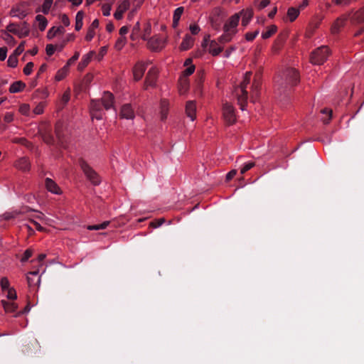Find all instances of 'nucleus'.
Here are the masks:
<instances>
[{"instance_id":"f257e3e1","label":"nucleus","mask_w":364,"mask_h":364,"mask_svg":"<svg viewBox=\"0 0 364 364\" xmlns=\"http://www.w3.org/2000/svg\"><path fill=\"white\" fill-rule=\"evenodd\" d=\"M103 109L108 110L116 109L114 106V95L109 92H105L101 100H92L90 109L92 119L101 120L104 116Z\"/></svg>"},{"instance_id":"f03ea898","label":"nucleus","mask_w":364,"mask_h":364,"mask_svg":"<svg viewBox=\"0 0 364 364\" xmlns=\"http://www.w3.org/2000/svg\"><path fill=\"white\" fill-rule=\"evenodd\" d=\"M251 72H246L243 76L242 81L238 87L234 90V95L237 100L241 110L244 111L247 102L248 95L246 90L251 80Z\"/></svg>"},{"instance_id":"7ed1b4c3","label":"nucleus","mask_w":364,"mask_h":364,"mask_svg":"<svg viewBox=\"0 0 364 364\" xmlns=\"http://www.w3.org/2000/svg\"><path fill=\"white\" fill-rule=\"evenodd\" d=\"M299 81V74L295 68H287L276 79V82L282 87L294 86Z\"/></svg>"},{"instance_id":"20e7f679","label":"nucleus","mask_w":364,"mask_h":364,"mask_svg":"<svg viewBox=\"0 0 364 364\" xmlns=\"http://www.w3.org/2000/svg\"><path fill=\"white\" fill-rule=\"evenodd\" d=\"M329 55V48L327 46H321L312 52L311 63L314 65H321L326 61Z\"/></svg>"},{"instance_id":"39448f33","label":"nucleus","mask_w":364,"mask_h":364,"mask_svg":"<svg viewBox=\"0 0 364 364\" xmlns=\"http://www.w3.org/2000/svg\"><path fill=\"white\" fill-rule=\"evenodd\" d=\"M6 31L16 35L20 38L26 37L30 33L28 24L26 21L21 24L9 23L6 26Z\"/></svg>"},{"instance_id":"423d86ee","label":"nucleus","mask_w":364,"mask_h":364,"mask_svg":"<svg viewBox=\"0 0 364 364\" xmlns=\"http://www.w3.org/2000/svg\"><path fill=\"white\" fill-rule=\"evenodd\" d=\"M166 44V40L160 35H154L147 41V46L152 51L161 50Z\"/></svg>"},{"instance_id":"0eeeda50","label":"nucleus","mask_w":364,"mask_h":364,"mask_svg":"<svg viewBox=\"0 0 364 364\" xmlns=\"http://www.w3.org/2000/svg\"><path fill=\"white\" fill-rule=\"evenodd\" d=\"M223 116L226 124L232 125L237 120V115L235 107L230 103H225L223 107Z\"/></svg>"},{"instance_id":"6e6552de","label":"nucleus","mask_w":364,"mask_h":364,"mask_svg":"<svg viewBox=\"0 0 364 364\" xmlns=\"http://www.w3.org/2000/svg\"><path fill=\"white\" fill-rule=\"evenodd\" d=\"M80 167L92 183L94 185L100 183V181L97 173L85 161H82L80 162Z\"/></svg>"},{"instance_id":"1a4fd4ad","label":"nucleus","mask_w":364,"mask_h":364,"mask_svg":"<svg viewBox=\"0 0 364 364\" xmlns=\"http://www.w3.org/2000/svg\"><path fill=\"white\" fill-rule=\"evenodd\" d=\"M151 63L150 60L146 61H138L133 68L132 73L134 80L135 81L140 80L145 70H146L147 66Z\"/></svg>"},{"instance_id":"9d476101","label":"nucleus","mask_w":364,"mask_h":364,"mask_svg":"<svg viewBox=\"0 0 364 364\" xmlns=\"http://www.w3.org/2000/svg\"><path fill=\"white\" fill-rule=\"evenodd\" d=\"M158 75V70L155 67H151L146 76L145 82L144 84V89L147 90L149 87H153L156 85Z\"/></svg>"},{"instance_id":"9b49d317","label":"nucleus","mask_w":364,"mask_h":364,"mask_svg":"<svg viewBox=\"0 0 364 364\" xmlns=\"http://www.w3.org/2000/svg\"><path fill=\"white\" fill-rule=\"evenodd\" d=\"M28 14L23 4H20L12 7L10 11V16L19 19L24 18Z\"/></svg>"},{"instance_id":"f8f14e48","label":"nucleus","mask_w":364,"mask_h":364,"mask_svg":"<svg viewBox=\"0 0 364 364\" xmlns=\"http://www.w3.org/2000/svg\"><path fill=\"white\" fill-rule=\"evenodd\" d=\"M40 270L36 269L27 274L26 278L29 287H38L41 282Z\"/></svg>"},{"instance_id":"ddd939ff","label":"nucleus","mask_w":364,"mask_h":364,"mask_svg":"<svg viewBox=\"0 0 364 364\" xmlns=\"http://www.w3.org/2000/svg\"><path fill=\"white\" fill-rule=\"evenodd\" d=\"M240 19V14L236 13L234 15L231 16L228 19V21L225 22V23L224 25V27L237 33V27L238 26Z\"/></svg>"},{"instance_id":"4468645a","label":"nucleus","mask_w":364,"mask_h":364,"mask_svg":"<svg viewBox=\"0 0 364 364\" xmlns=\"http://www.w3.org/2000/svg\"><path fill=\"white\" fill-rule=\"evenodd\" d=\"M130 2L129 0L122 1L114 14V16L117 20H120L123 18L124 13L129 9Z\"/></svg>"},{"instance_id":"2eb2a0df","label":"nucleus","mask_w":364,"mask_h":364,"mask_svg":"<svg viewBox=\"0 0 364 364\" xmlns=\"http://www.w3.org/2000/svg\"><path fill=\"white\" fill-rule=\"evenodd\" d=\"M186 116L191 120L194 121L196 117V105L193 100L188 101L186 105Z\"/></svg>"},{"instance_id":"dca6fc26","label":"nucleus","mask_w":364,"mask_h":364,"mask_svg":"<svg viewBox=\"0 0 364 364\" xmlns=\"http://www.w3.org/2000/svg\"><path fill=\"white\" fill-rule=\"evenodd\" d=\"M238 14H240V18H242V25L243 26H246L252 20L254 13L252 9L247 8L246 9H242Z\"/></svg>"},{"instance_id":"f3484780","label":"nucleus","mask_w":364,"mask_h":364,"mask_svg":"<svg viewBox=\"0 0 364 364\" xmlns=\"http://www.w3.org/2000/svg\"><path fill=\"white\" fill-rule=\"evenodd\" d=\"M120 117L127 119H133L134 118V112L131 105L126 104L122 107Z\"/></svg>"},{"instance_id":"a211bd4d","label":"nucleus","mask_w":364,"mask_h":364,"mask_svg":"<svg viewBox=\"0 0 364 364\" xmlns=\"http://www.w3.org/2000/svg\"><path fill=\"white\" fill-rule=\"evenodd\" d=\"M15 166L18 170L26 172L30 170L31 164L28 158L22 157L16 161Z\"/></svg>"},{"instance_id":"6ab92c4d","label":"nucleus","mask_w":364,"mask_h":364,"mask_svg":"<svg viewBox=\"0 0 364 364\" xmlns=\"http://www.w3.org/2000/svg\"><path fill=\"white\" fill-rule=\"evenodd\" d=\"M195 38L189 34H186L180 46L181 50H187L193 46Z\"/></svg>"},{"instance_id":"aec40b11","label":"nucleus","mask_w":364,"mask_h":364,"mask_svg":"<svg viewBox=\"0 0 364 364\" xmlns=\"http://www.w3.org/2000/svg\"><path fill=\"white\" fill-rule=\"evenodd\" d=\"M350 19L353 23H361L364 22V7L351 14Z\"/></svg>"},{"instance_id":"412c9836","label":"nucleus","mask_w":364,"mask_h":364,"mask_svg":"<svg viewBox=\"0 0 364 364\" xmlns=\"http://www.w3.org/2000/svg\"><path fill=\"white\" fill-rule=\"evenodd\" d=\"M46 187L47 190L54 194L59 195L61 193V190L57 183L52 179L47 178L46 179Z\"/></svg>"},{"instance_id":"4be33fe9","label":"nucleus","mask_w":364,"mask_h":364,"mask_svg":"<svg viewBox=\"0 0 364 364\" xmlns=\"http://www.w3.org/2000/svg\"><path fill=\"white\" fill-rule=\"evenodd\" d=\"M346 19L347 18L344 16L338 18L331 26V33L333 34L338 33L340 29L345 25Z\"/></svg>"},{"instance_id":"5701e85b","label":"nucleus","mask_w":364,"mask_h":364,"mask_svg":"<svg viewBox=\"0 0 364 364\" xmlns=\"http://www.w3.org/2000/svg\"><path fill=\"white\" fill-rule=\"evenodd\" d=\"M95 55L94 50H90L87 54L84 55L82 58L81 61L78 64V69L83 70L91 61L92 58Z\"/></svg>"},{"instance_id":"b1692460","label":"nucleus","mask_w":364,"mask_h":364,"mask_svg":"<svg viewBox=\"0 0 364 364\" xmlns=\"http://www.w3.org/2000/svg\"><path fill=\"white\" fill-rule=\"evenodd\" d=\"M169 109V102L167 100L163 99L160 102V116L161 119L164 120L167 118Z\"/></svg>"},{"instance_id":"393cba45","label":"nucleus","mask_w":364,"mask_h":364,"mask_svg":"<svg viewBox=\"0 0 364 364\" xmlns=\"http://www.w3.org/2000/svg\"><path fill=\"white\" fill-rule=\"evenodd\" d=\"M235 34L236 33L235 31L223 27V33L219 38V41L220 43H228L232 39Z\"/></svg>"},{"instance_id":"a878e982","label":"nucleus","mask_w":364,"mask_h":364,"mask_svg":"<svg viewBox=\"0 0 364 364\" xmlns=\"http://www.w3.org/2000/svg\"><path fill=\"white\" fill-rule=\"evenodd\" d=\"M223 50V48L218 45V43L215 41H211L209 43L208 46V52L213 56L218 55L221 51Z\"/></svg>"},{"instance_id":"bb28decb","label":"nucleus","mask_w":364,"mask_h":364,"mask_svg":"<svg viewBox=\"0 0 364 364\" xmlns=\"http://www.w3.org/2000/svg\"><path fill=\"white\" fill-rule=\"evenodd\" d=\"M26 87V84L21 80L16 81L13 82L9 87L10 93H18L24 90Z\"/></svg>"},{"instance_id":"cd10ccee","label":"nucleus","mask_w":364,"mask_h":364,"mask_svg":"<svg viewBox=\"0 0 364 364\" xmlns=\"http://www.w3.org/2000/svg\"><path fill=\"white\" fill-rule=\"evenodd\" d=\"M299 9L296 7H289L287 9V18L289 22H294L299 16Z\"/></svg>"},{"instance_id":"c85d7f7f","label":"nucleus","mask_w":364,"mask_h":364,"mask_svg":"<svg viewBox=\"0 0 364 364\" xmlns=\"http://www.w3.org/2000/svg\"><path fill=\"white\" fill-rule=\"evenodd\" d=\"M1 304L5 311L7 313L15 312L18 308L17 304L11 300L10 301L2 300Z\"/></svg>"},{"instance_id":"c756f323","label":"nucleus","mask_w":364,"mask_h":364,"mask_svg":"<svg viewBox=\"0 0 364 364\" xmlns=\"http://www.w3.org/2000/svg\"><path fill=\"white\" fill-rule=\"evenodd\" d=\"M189 89V82L187 78L180 77L178 92L181 95H184L187 93Z\"/></svg>"},{"instance_id":"7c9ffc66","label":"nucleus","mask_w":364,"mask_h":364,"mask_svg":"<svg viewBox=\"0 0 364 364\" xmlns=\"http://www.w3.org/2000/svg\"><path fill=\"white\" fill-rule=\"evenodd\" d=\"M65 32V29L63 26L55 27L53 26L49 29L47 33V37L48 39H52L58 34H62Z\"/></svg>"},{"instance_id":"2f4dec72","label":"nucleus","mask_w":364,"mask_h":364,"mask_svg":"<svg viewBox=\"0 0 364 364\" xmlns=\"http://www.w3.org/2000/svg\"><path fill=\"white\" fill-rule=\"evenodd\" d=\"M36 21L38 23V27L41 31H43L46 28L48 21L45 16L41 14L37 15L36 16Z\"/></svg>"},{"instance_id":"473e14b6","label":"nucleus","mask_w":364,"mask_h":364,"mask_svg":"<svg viewBox=\"0 0 364 364\" xmlns=\"http://www.w3.org/2000/svg\"><path fill=\"white\" fill-rule=\"evenodd\" d=\"M84 12L79 11L75 16V28L76 31H80L83 26Z\"/></svg>"},{"instance_id":"72a5a7b5","label":"nucleus","mask_w":364,"mask_h":364,"mask_svg":"<svg viewBox=\"0 0 364 364\" xmlns=\"http://www.w3.org/2000/svg\"><path fill=\"white\" fill-rule=\"evenodd\" d=\"M68 72V65H65L64 67H63L61 69H60L56 73V75L55 76V80L60 81V80H63L65 77V76L67 75Z\"/></svg>"},{"instance_id":"f704fd0d","label":"nucleus","mask_w":364,"mask_h":364,"mask_svg":"<svg viewBox=\"0 0 364 364\" xmlns=\"http://www.w3.org/2000/svg\"><path fill=\"white\" fill-rule=\"evenodd\" d=\"M277 28L275 25H272L267 28V30L262 33V38L267 39L277 32Z\"/></svg>"},{"instance_id":"c9c22d12","label":"nucleus","mask_w":364,"mask_h":364,"mask_svg":"<svg viewBox=\"0 0 364 364\" xmlns=\"http://www.w3.org/2000/svg\"><path fill=\"white\" fill-rule=\"evenodd\" d=\"M151 33V25L150 23H146L145 25H144V31H143V34H142V36H141V38L144 40V41H148L150 37V35Z\"/></svg>"},{"instance_id":"e433bc0d","label":"nucleus","mask_w":364,"mask_h":364,"mask_svg":"<svg viewBox=\"0 0 364 364\" xmlns=\"http://www.w3.org/2000/svg\"><path fill=\"white\" fill-rule=\"evenodd\" d=\"M260 85V81L255 79L252 85V92L254 96L257 97L259 95Z\"/></svg>"},{"instance_id":"4c0bfd02","label":"nucleus","mask_w":364,"mask_h":364,"mask_svg":"<svg viewBox=\"0 0 364 364\" xmlns=\"http://www.w3.org/2000/svg\"><path fill=\"white\" fill-rule=\"evenodd\" d=\"M53 0H44L41 6V11L44 14H48L53 4Z\"/></svg>"},{"instance_id":"58836bf2","label":"nucleus","mask_w":364,"mask_h":364,"mask_svg":"<svg viewBox=\"0 0 364 364\" xmlns=\"http://www.w3.org/2000/svg\"><path fill=\"white\" fill-rule=\"evenodd\" d=\"M6 298L9 300L14 301L17 299L16 291L14 287H11L6 290Z\"/></svg>"},{"instance_id":"ea45409f","label":"nucleus","mask_w":364,"mask_h":364,"mask_svg":"<svg viewBox=\"0 0 364 364\" xmlns=\"http://www.w3.org/2000/svg\"><path fill=\"white\" fill-rule=\"evenodd\" d=\"M109 224V221H105L99 225H89L87 229L90 230H99L105 229Z\"/></svg>"},{"instance_id":"a19ab883","label":"nucleus","mask_w":364,"mask_h":364,"mask_svg":"<svg viewBox=\"0 0 364 364\" xmlns=\"http://www.w3.org/2000/svg\"><path fill=\"white\" fill-rule=\"evenodd\" d=\"M0 286L3 292H6V290L11 288L10 282L7 277H4L0 280Z\"/></svg>"},{"instance_id":"79ce46f5","label":"nucleus","mask_w":364,"mask_h":364,"mask_svg":"<svg viewBox=\"0 0 364 364\" xmlns=\"http://www.w3.org/2000/svg\"><path fill=\"white\" fill-rule=\"evenodd\" d=\"M33 212H34V214H33L32 215H30L28 218H33L35 219V220L40 221L41 223H43L46 221V218L43 213L38 212V211H33Z\"/></svg>"},{"instance_id":"37998d69","label":"nucleus","mask_w":364,"mask_h":364,"mask_svg":"<svg viewBox=\"0 0 364 364\" xmlns=\"http://www.w3.org/2000/svg\"><path fill=\"white\" fill-rule=\"evenodd\" d=\"M19 112L25 116H29L31 113V108L28 104H22L19 107Z\"/></svg>"},{"instance_id":"c03bdc74","label":"nucleus","mask_w":364,"mask_h":364,"mask_svg":"<svg viewBox=\"0 0 364 364\" xmlns=\"http://www.w3.org/2000/svg\"><path fill=\"white\" fill-rule=\"evenodd\" d=\"M127 43V40H126V38L124 37V36H121L120 38H119L116 43H115V45H114V47L117 50H122L124 46H125Z\"/></svg>"},{"instance_id":"a18cd8bd","label":"nucleus","mask_w":364,"mask_h":364,"mask_svg":"<svg viewBox=\"0 0 364 364\" xmlns=\"http://www.w3.org/2000/svg\"><path fill=\"white\" fill-rule=\"evenodd\" d=\"M46 107L45 102L38 103L33 110V113L36 115H39L43 113Z\"/></svg>"},{"instance_id":"49530a36","label":"nucleus","mask_w":364,"mask_h":364,"mask_svg":"<svg viewBox=\"0 0 364 364\" xmlns=\"http://www.w3.org/2000/svg\"><path fill=\"white\" fill-rule=\"evenodd\" d=\"M70 99V89L68 88L65 92L63 94L61 98H60V102L63 104V105H65Z\"/></svg>"},{"instance_id":"de8ad7c7","label":"nucleus","mask_w":364,"mask_h":364,"mask_svg":"<svg viewBox=\"0 0 364 364\" xmlns=\"http://www.w3.org/2000/svg\"><path fill=\"white\" fill-rule=\"evenodd\" d=\"M8 65L11 68H16L18 65L17 55H11L7 60Z\"/></svg>"},{"instance_id":"09e8293b","label":"nucleus","mask_w":364,"mask_h":364,"mask_svg":"<svg viewBox=\"0 0 364 364\" xmlns=\"http://www.w3.org/2000/svg\"><path fill=\"white\" fill-rule=\"evenodd\" d=\"M195 65H191L189 66H188L183 72V75L181 77H186L187 78V77L190 76L191 75H192L194 71H195Z\"/></svg>"},{"instance_id":"8fccbe9b","label":"nucleus","mask_w":364,"mask_h":364,"mask_svg":"<svg viewBox=\"0 0 364 364\" xmlns=\"http://www.w3.org/2000/svg\"><path fill=\"white\" fill-rule=\"evenodd\" d=\"M255 166V163L253 161H248L245 163L240 169V173L242 175L252 167Z\"/></svg>"},{"instance_id":"3c124183","label":"nucleus","mask_w":364,"mask_h":364,"mask_svg":"<svg viewBox=\"0 0 364 364\" xmlns=\"http://www.w3.org/2000/svg\"><path fill=\"white\" fill-rule=\"evenodd\" d=\"M1 32L4 34V36L3 37L4 40L8 44H14L15 40L14 37L10 35L7 31H1Z\"/></svg>"},{"instance_id":"603ef678","label":"nucleus","mask_w":364,"mask_h":364,"mask_svg":"<svg viewBox=\"0 0 364 364\" xmlns=\"http://www.w3.org/2000/svg\"><path fill=\"white\" fill-rule=\"evenodd\" d=\"M111 9H112V6H111V4H102V14H103L105 16H109L110 15Z\"/></svg>"},{"instance_id":"864d4df0","label":"nucleus","mask_w":364,"mask_h":364,"mask_svg":"<svg viewBox=\"0 0 364 364\" xmlns=\"http://www.w3.org/2000/svg\"><path fill=\"white\" fill-rule=\"evenodd\" d=\"M95 36V30L91 28H88L87 33L85 36V39L87 41H91Z\"/></svg>"},{"instance_id":"5fc2aeb1","label":"nucleus","mask_w":364,"mask_h":364,"mask_svg":"<svg viewBox=\"0 0 364 364\" xmlns=\"http://www.w3.org/2000/svg\"><path fill=\"white\" fill-rule=\"evenodd\" d=\"M183 10H184L183 7H178L175 9L173 16V18H175L176 21L180 20V18L183 13Z\"/></svg>"},{"instance_id":"6e6d98bb","label":"nucleus","mask_w":364,"mask_h":364,"mask_svg":"<svg viewBox=\"0 0 364 364\" xmlns=\"http://www.w3.org/2000/svg\"><path fill=\"white\" fill-rule=\"evenodd\" d=\"M33 66H34V64L32 62H29L28 63L24 68H23V73L26 75H29L31 74L32 71H33Z\"/></svg>"},{"instance_id":"4d7b16f0","label":"nucleus","mask_w":364,"mask_h":364,"mask_svg":"<svg viewBox=\"0 0 364 364\" xmlns=\"http://www.w3.org/2000/svg\"><path fill=\"white\" fill-rule=\"evenodd\" d=\"M259 33V30H257L254 32H247L245 34V39L247 41H252L258 36Z\"/></svg>"},{"instance_id":"13d9d810","label":"nucleus","mask_w":364,"mask_h":364,"mask_svg":"<svg viewBox=\"0 0 364 364\" xmlns=\"http://www.w3.org/2000/svg\"><path fill=\"white\" fill-rule=\"evenodd\" d=\"M189 31L192 35H197L200 31V28L196 23H191L189 26Z\"/></svg>"},{"instance_id":"bf43d9fd","label":"nucleus","mask_w":364,"mask_h":364,"mask_svg":"<svg viewBox=\"0 0 364 364\" xmlns=\"http://www.w3.org/2000/svg\"><path fill=\"white\" fill-rule=\"evenodd\" d=\"M28 220L35 226L37 230L43 231L44 228L41 226L40 221L35 220L33 218H28Z\"/></svg>"},{"instance_id":"052dcab7","label":"nucleus","mask_w":364,"mask_h":364,"mask_svg":"<svg viewBox=\"0 0 364 364\" xmlns=\"http://www.w3.org/2000/svg\"><path fill=\"white\" fill-rule=\"evenodd\" d=\"M32 254H33L32 250L27 249L24 252L23 255L22 257V258L21 259V262L23 263L26 262L32 256Z\"/></svg>"},{"instance_id":"680f3d73","label":"nucleus","mask_w":364,"mask_h":364,"mask_svg":"<svg viewBox=\"0 0 364 364\" xmlns=\"http://www.w3.org/2000/svg\"><path fill=\"white\" fill-rule=\"evenodd\" d=\"M139 30H140L139 23L137 22L135 24V26L133 27L132 32L131 34V38L132 40H134L136 38V36H138Z\"/></svg>"},{"instance_id":"e2e57ef3","label":"nucleus","mask_w":364,"mask_h":364,"mask_svg":"<svg viewBox=\"0 0 364 364\" xmlns=\"http://www.w3.org/2000/svg\"><path fill=\"white\" fill-rule=\"evenodd\" d=\"M107 52L106 46H103L100 48L99 53L96 55V58L98 61H100Z\"/></svg>"},{"instance_id":"0e129e2a","label":"nucleus","mask_w":364,"mask_h":364,"mask_svg":"<svg viewBox=\"0 0 364 364\" xmlns=\"http://www.w3.org/2000/svg\"><path fill=\"white\" fill-rule=\"evenodd\" d=\"M46 51L48 55L51 56L55 51V46L53 44H48L46 48Z\"/></svg>"},{"instance_id":"69168bd1","label":"nucleus","mask_w":364,"mask_h":364,"mask_svg":"<svg viewBox=\"0 0 364 364\" xmlns=\"http://www.w3.org/2000/svg\"><path fill=\"white\" fill-rule=\"evenodd\" d=\"M60 21L62 22V23L65 26H69L70 24V19L68 16V15L66 14H62L60 17Z\"/></svg>"},{"instance_id":"338daca9","label":"nucleus","mask_w":364,"mask_h":364,"mask_svg":"<svg viewBox=\"0 0 364 364\" xmlns=\"http://www.w3.org/2000/svg\"><path fill=\"white\" fill-rule=\"evenodd\" d=\"M80 57V53L78 51H76L73 56H72L68 61L67 64L65 65H68V68L69 65L76 61Z\"/></svg>"},{"instance_id":"774afa93","label":"nucleus","mask_w":364,"mask_h":364,"mask_svg":"<svg viewBox=\"0 0 364 364\" xmlns=\"http://www.w3.org/2000/svg\"><path fill=\"white\" fill-rule=\"evenodd\" d=\"M7 48L6 47L0 48V60L3 61L6 58Z\"/></svg>"}]
</instances>
